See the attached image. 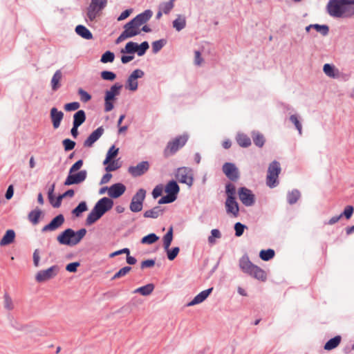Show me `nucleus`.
<instances>
[{
	"label": "nucleus",
	"instance_id": "1",
	"mask_svg": "<svg viewBox=\"0 0 354 354\" xmlns=\"http://www.w3.org/2000/svg\"><path fill=\"white\" fill-rule=\"evenodd\" d=\"M327 10L334 17H351L354 15V0H330Z\"/></svg>",
	"mask_w": 354,
	"mask_h": 354
},
{
	"label": "nucleus",
	"instance_id": "2",
	"mask_svg": "<svg viewBox=\"0 0 354 354\" xmlns=\"http://www.w3.org/2000/svg\"><path fill=\"white\" fill-rule=\"evenodd\" d=\"M113 205V201L107 197L99 200L93 209L87 216L86 223L91 225L98 221L106 212L110 210Z\"/></svg>",
	"mask_w": 354,
	"mask_h": 354
},
{
	"label": "nucleus",
	"instance_id": "3",
	"mask_svg": "<svg viewBox=\"0 0 354 354\" xmlns=\"http://www.w3.org/2000/svg\"><path fill=\"white\" fill-rule=\"evenodd\" d=\"M152 16L151 10H147L137 15L135 18L126 24L124 26V31L130 37L138 35L141 32V26H143Z\"/></svg>",
	"mask_w": 354,
	"mask_h": 354
},
{
	"label": "nucleus",
	"instance_id": "4",
	"mask_svg": "<svg viewBox=\"0 0 354 354\" xmlns=\"http://www.w3.org/2000/svg\"><path fill=\"white\" fill-rule=\"evenodd\" d=\"M86 234V230L84 228L80 229L77 232L68 228L59 234L57 237V240L60 244L74 246L81 241Z\"/></svg>",
	"mask_w": 354,
	"mask_h": 354
},
{
	"label": "nucleus",
	"instance_id": "5",
	"mask_svg": "<svg viewBox=\"0 0 354 354\" xmlns=\"http://www.w3.org/2000/svg\"><path fill=\"white\" fill-rule=\"evenodd\" d=\"M239 266L243 272L258 280L265 281L267 279L266 272L261 268L254 265L248 257H242L240 259Z\"/></svg>",
	"mask_w": 354,
	"mask_h": 354
},
{
	"label": "nucleus",
	"instance_id": "6",
	"mask_svg": "<svg viewBox=\"0 0 354 354\" xmlns=\"http://www.w3.org/2000/svg\"><path fill=\"white\" fill-rule=\"evenodd\" d=\"M281 170L280 164L277 161L274 160L269 165L266 176V185L269 187H275L279 184L278 177Z\"/></svg>",
	"mask_w": 354,
	"mask_h": 354
},
{
	"label": "nucleus",
	"instance_id": "7",
	"mask_svg": "<svg viewBox=\"0 0 354 354\" xmlns=\"http://www.w3.org/2000/svg\"><path fill=\"white\" fill-rule=\"evenodd\" d=\"M122 87L121 84L116 83L106 91L104 97V110L106 112L111 111L113 109V101L115 100V96L120 94Z\"/></svg>",
	"mask_w": 354,
	"mask_h": 354
},
{
	"label": "nucleus",
	"instance_id": "8",
	"mask_svg": "<svg viewBox=\"0 0 354 354\" xmlns=\"http://www.w3.org/2000/svg\"><path fill=\"white\" fill-rule=\"evenodd\" d=\"M187 136L183 135L177 137L167 144L164 153L165 156H169L175 153L180 147H183L187 141Z\"/></svg>",
	"mask_w": 354,
	"mask_h": 354
},
{
	"label": "nucleus",
	"instance_id": "9",
	"mask_svg": "<svg viewBox=\"0 0 354 354\" xmlns=\"http://www.w3.org/2000/svg\"><path fill=\"white\" fill-rule=\"evenodd\" d=\"M176 177L180 183H185L189 187H191L193 184V171L189 167L178 168L176 171Z\"/></svg>",
	"mask_w": 354,
	"mask_h": 354
},
{
	"label": "nucleus",
	"instance_id": "10",
	"mask_svg": "<svg viewBox=\"0 0 354 354\" xmlns=\"http://www.w3.org/2000/svg\"><path fill=\"white\" fill-rule=\"evenodd\" d=\"M145 196L146 191L144 189H138L131 199V202L129 205L131 211L133 212H138L142 210Z\"/></svg>",
	"mask_w": 354,
	"mask_h": 354
},
{
	"label": "nucleus",
	"instance_id": "11",
	"mask_svg": "<svg viewBox=\"0 0 354 354\" xmlns=\"http://www.w3.org/2000/svg\"><path fill=\"white\" fill-rule=\"evenodd\" d=\"M59 272V267L53 266L49 268L39 271L35 275V279L39 283H42L54 278Z\"/></svg>",
	"mask_w": 354,
	"mask_h": 354
},
{
	"label": "nucleus",
	"instance_id": "12",
	"mask_svg": "<svg viewBox=\"0 0 354 354\" xmlns=\"http://www.w3.org/2000/svg\"><path fill=\"white\" fill-rule=\"evenodd\" d=\"M144 72L140 69H136L132 72V73L128 77L126 84V88L131 91H135L138 89V83L137 80L142 77Z\"/></svg>",
	"mask_w": 354,
	"mask_h": 354
},
{
	"label": "nucleus",
	"instance_id": "13",
	"mask_svg": "<svg viewBox=\"0 0 354 354\" xmlns=\"http://www.w3.org/2000/svg\"><path fill=\"white\" fill-rule=\"evenodd\" d=\"M55 184H53L48 192V197L49 199L50 203L54 207H59L61 205L62 200L64 197L66 196H70L72 197L74 196V191L73 189H69L66 191L64 194L62 195L59 196L57 198H56V201H53V192L55 190Z\"/></svg>",
	"mask_w": 354,
	"mask_h": 354
},
{
	"label": "nucleus",
	"instance_id": "14",
	"mask_svg": "<svg viewBox=\"0 0 354 354\" xmlns=\"http://www.w3.org/2000/svg\"><path fill=\"white\" fill-rule=\"evenodd\" d=\"M238 194L240 201L245 206H251L254 203V195L250 189L241 187L239 189Z\"/></svg>",
	"mask_w": 354,
	"mask_h": 354
},
{
	"label": "nucleus",
	"instance_id": "15",
	"mask_svg": "<svg viewBox=\"0 0 354 354\" xmlns=\"http://www.w3.org/2000/svg\"><path fill=\"white\" fill-rule=\"evenodd\" d=\"M87 176V171L86 170H82L77 174H70L67 176L64 185H71L74 184H79L83 182Z\"/></svg>",
	"mask_w": 354,
	"mask_h": 354
},
{
	"label": "nucleus",
	"instance_id": "16",
	"mask_svg": "<svg viewBox=\"0 0 354 354\" xmlns=\"http://www.w3.org/2000/svg\"><path fill=\"white\" fill-rule=\"evenodd\" d=\"M64 223V217L62 214L55 216L48 225L41 229L42 232H53L59 228Z\"/></svg>",
	"mask_w": 354,
	"mask_h": 354
},
{
	"label": "nucleus",
	"instance_id": "17",
	"mask_svg": "<svg viewBox=\"0 0 354 354\" xmlns=\"http://www.w3.org/2000/svg\"><path fill=\"white\" fill-rule=\"evenodd\" d=\"M223 171L226 176L232 180H236L239 178L238 169L232 163H225L223 166Z\"/></svg>",
	"mask_w": 354,
	"mask_h": 354
},
{
	"label": "nucleus",
	"instance_id": "18",
	"mask_svg": "<svg viewBox=\"0 0 354 354\" xmlns=\"http://www.w3.org/2000/svg\"><path fill=\"white\" fill-rule=\"evenodd\" d=\"M149 162L143 161L138 164L136 166H132L129 168V172L133 176H139L145 174L149 169Z\"/></svg>",
	"mask_w": 354,
	"mask_h": 354
},
{
	"label": "nucleus",
	"instance_id": "19",
	"mask_svg": "<svg viewBox=\"0 0 354 354\" xmlns=\"http://www.w3.org/2000/svg\"><path fill=\"white\" fill-rule=\"evenodd\" d=\"M126 190V187L122 183H115L108 189V195L113 198L122 196Z\"/></svg>",
	"mask_w": 354,
	"mask_h": 354
},
{
	"label": "nucleus",
	"instance_id": "20",
	"mask_svg": "<svg viewBox=\"0 0 354 354\" xmlns=\"http://www.w3.org/2000/svg\"><path fill=\"white\" fill-rule=\"evenodd\" d=\"M104 129L102 127H98L84 141V146L86 147H91L102 136Z\"/></svg>",
	"mask_w": 354,
	"mask_h": 354
},
{
	"label": "nucleus",
	"instance_id": "21",
	"mask_svg": "<svg viewBox=\"0 0 354 354\" xmlns=\"http://www.w3.org/2000/svg\"><path fill=\"white\" fill-rule=\"evenodd\" d=\"M212 290L213 288H210L201 292L191 301H189L187 304V306H193L201 304L209 297Z\"/></svg>",
	"mask_w": 354,
	"mask_h": 354
},
{
	"label": "nucleus",
	"instance_id": "22",
	"mask_svg": "<svg viewBox=\"0 0 354 354\" xmlns=\"http://www.w3.org/2000/svg\"><path fill=\"white\" fill-rule=\"evenodd\" d=\"M225 208L227 214H230L236 217L239 214V207L234 198H227L225 201Z\"/></svg>",
	"mask_w": 354,
	"mask_h": 354
},
{
	"label": "nucleus",
	"instance_id": "23",
	"mask_svg": "<svg viewBox=\"0 0 354 354\" xmlns=\"http://www.w3.org/2000/svg\"><path fill=\"white\" fill-rule=\"evenodd\" d=\"M63 117L64 113L61 111H58L57 109L55 107L50 109V119L55 129H57L60 126Z\"/></svg>",
	"mask_w": 354,
	"mask_h": 354
},
{
	"label": "nucleus",
	"instance_id": "24",
	"mask_svg": "<svg viewBox=\"0 0 354 354\" xmlns=\"http://www.w3.org/2000/svg\"><path fill=\"white\" fill-rule=\"evenodd\" d=\"M15 232L12 230H8L6 232L0 241V246H6L10 245L15 241Z\"/></svg>",
	"mask_w": 354,
	"mask_h": 354
},
{
	"label": "nucleus",
	"instance_id": "25",
	"mask_svg": "<svg viewBox=\"0 0 354 354\" xmlns=\"http://www.w3.org/2000/svg\"><path fill=\"white\" fill-rule=\"evenodd\" d=\"M324 73L329 77L335 78L339 76V71L335 66L325 64L323 67Z\"/></svg>",
	"mask_w": 354,
	"mask_h": 354
},
{
	"label": "nucleus",
	"instance_id": "26",
	"mask_svg": "<svg viewBox=\"0 0 354 354\" xmlns=\"http://www.w3.org/2000/svg\"><path fill=\"white\" fill-rule=\"evenodd\" d=\"M179 192V187L176 181L171 180L165 187V192L173 196H176Z\"/></svg>",
	"mask_w": 354,
	"mask_h": 354
},
{
	"label": "nucleus",
	"instance_id": "27",
	"mask_svg": "<svg viewBox=\"0 0 354 354\" xmlns=\"http://www.w3.org/2000/svg\"><path fill=\"white\" fill-rule=\"evenodd\" d=\"M342 337L339 335H337L333 338L329 339L324 345V349L330 351L335 348L340 344Z\"/></svg>",
	"mask_w": 354,
	"mask_h": 354
},
{
	"label": "nucleus",
	"instance_id": "28",
	"mask_svg": "<svg viewBox=\"0 0 354 354\" xmlns=\"http://www.w3.org/2000/svg\"><path fill=\"white\" fill-rule=\"evenodd\" d=\"M75 31L77 35L86 39H91L93 38V35L89 30L82 25H78L75 28Z\"/></svg>",
	"mask_w": 354,
	"mask_h": 354
},
{
	"label": "nucleus",
	"instance_id": "29",
	"mask_svg": "<svg viewBox=\"0 0 354 354\" xmlns=\"http://www.w3.org/2000/svg\"><path fill=\"white\" fill-rule=\"evenodd\" d=\"M154 286L152 283L147 284L146 286L140 287L136 289L133 292L134 293H140L143 296L149 295L153 290Z\"/></svg>",
	"mask_w": 354,
	"mask_h": 354
},
{
	"label": "nucleus",
	"instance_id": "30",
	"mask_svg": "<svg viewBox=\"0 0 354 354\" xmlns=\"http://www.w3.org/2000/svg\"><path fill=\"white\" fill-rule=\"evenodd\" d=\"M86 120V114L83 110L77 111L73 115V124L80 126Z\"/></svg>",
	"mask_w": 354,
	"mask_h": 354
},
{
	"label": "nucleus",
	"instance_id": "31",
	"mask_svg": "<svg viewBox=\"0 0 354 354\" xmlns=\"http://www.w3.org/2000/svg\"><path fill=\"white\" fill-rule=\"evenodd\" d=\"M186 26L185 17L183 15H178L177 18L173 21V27L177 30L180 31Z\"/></svg>",
	"mask_w": 354,
	"mask_h": 354
},
{
	"label": "nucleus",
	"instance_id": "32",
	"mask_svg": "<svg viewBox=\"0 0 354 354\" xmlns=\"http://www.w3.org/2000/svg\"><path fill=\"white\" fill-rule=\"evenodd\" d=\"M62 74L61 71L57 70L53 75L52 80H51V86H52V89L53 91H56L59 88V86H60L59 82L62 80Z\"/></svg>",
	"mask_w": 354,
	"mask_h": 354
},
{
	"label": "nucleus",
	"instance_id": "33",
	"mask_svg": "<svg viewBox=\"0 0 354 354\" xmlns=\"http://www.w3.org/2000/svg\"><path fill=\"white\" fill-rule=\"evenodd\" d=\"M162 210L159 206L154 207L151 209L147 210L144 213V216L145 218H158L160 214H162Z\"/></svg>",
	"mask_w": 354,
	"mask_h": 354
},
{
	"label": "nucleus",
	"instance_id": "34",
	"mask_svg": "<svg viewBox=\"0 0 354 354\" xmlns=\"http://www.w3.org/2000/svg\"><path fill=\"white\" fill-rule=\"evenodd\" d=\"M118 151L119 149L116 148L114 145L110 147L106 153V158L103 162V165H107L111 160L115 158L117 156Z\"/></svg>",
	"mask_w": 354,
	"mask_h": 354
},
{
	"label": "nucleus",
	"instance_id": "35",
	"mask_svg": "<svg viewBox=\"0 0 354 354\" xmlns=\"http://www.w3.org/2000/svg\"><path fill=\"white\" fill-rule=\"evenodd\" d=\"M236 141L238 144L242 147H248L251 145L250 138L243 133L238 134L236 137Z\"/></svg>",
	"mask_w": 354,
	"mask_h": 354
},
{
	"label": "nucleus",
	"instance_id": "36",
	"mask_svg": "<svg viewBox=\"0 0 354 354\" xmlns=\"http://www.w3.org/2000/svg\"><path fill=\"white\" fill-rule=\"evenodd\" d=\"M101 10L95 8L92 3H90L87 9V17L90 21H93L99 15Z\"/></svg>",
	"mask_w": 354,
	"mask_h": 354
},
{
	"label": "nucleus",
	"instance_id": "37",
	"mask_svg": "<svg viewBox=\"0 0 354 354\" xmlns=\"http://www.w3.org/2000/svg\"><path fill=\"white\" fill-rule=\"evenodd\" d=\"M3 307L8 310H12L15 308L13 300L8 292L3 295Z\"/></svg>",
	"mask_w": 354,
	"mask_h": 354
},
{
	"label": "nucleus",
	"instance_id": "38",
	"mask_svg": "<svg viewBox=\"0 0 354 354\" xmlns=\"http://www.w3.org/2000/svg\"><path fill=\"white\" fill-rule=\"evenodd\" d=\"M173 239V227H170L168 232L163 237L164 248L166 250H168L171 243Z\"/></svg>",
	"mask_w": 354,
	"mask_h": 354
},
{
	"label": "nucleus",
	"instance_id": "39",
	"mask_svg": "<svg viewBox=\"0 0 354 354\" xmlns=\"http://www.w3.org/2000/svg\"><path fill=\"white\" fill-rule=\"evenodd\" d=\"M41 214V211L40 209H35L29 213L28 218L32 223L36 225L39 222Z\"/></svg>",
	"mask_w": 354,
	"mask_h": 354
},
{
	"label": "nucleus",
	"instance_id": "40",
	"mask_svg": "<svg viewBox=\"0 0 354 354\" xmlns=\"http://www.w3.org/2000/svg\"><path fill=\"white\" fill-rule=\"evenodd\" d=\"M274 256V251L272 249L261 250L259 253L260 258L263 261H269Z\"/></svg>",
	"mask_w": 354,
	"mask_h": 354
},
{
	"label": "nucleus",
	"instance_id": "41",
	"mask_svg": "<svg viewBox=\"0 0 354 354\" xmlns=\"http://www.w3.org/2000/svg\"><path fill=\"white\" fill-rule=\"evenodd\" d=\"M106 165V167L105 168V170L107 172H111V171H115L121 167V164L118 160H111L110 162H109Z\"/></svg>",
	"mask_w": 354,
	"mask_h": 354
},
{
	"label": "nucleus",
	"instance_id": "42",
	"mask_svg": "<svg viewBox=\"0 0 354 354\" xmlns=\"http://www.w3.org/2000/svg\"><path fill=\"white\" fill-rule=\"evenodd\" d=\"M158 239L159 238L158 236H156L153 233H151V234H149L144 236L142 239L141 242H142V243H144V244H152V243H154L155 242H156L158 240Z\"/></svg>",
	"mask_w": 354,
	"mask_h": 354
},
{
	"label": "nucleus",
	"instance_id": "43",
	"mask_svg": "<svg viewBox=\"0 0 354 354\" xmlns=\"http://www.w3.org/2000/svg\"><path fill=\"white\" fill-rule=\"evenodd\" d=\"M254 143L259 147H263L265 142V139L263 135L259 133H254L252 134Z\"/></svg>",
	"mask_w": 354,
	"mask_h": 354
},
{
	"label": "nucleus",
	"instance_id": "44",
	"mask_svg": "<svg viewBox=\"0 0 354 354\" xmlns=\"http://www.w3.org/2000/svg\"><path fill=\"white\" fill-rule=\"evenodd\" d=\"M137 44H138L136 42L129 41L126 44L124 49H122L121 52L122 53H134L136 51Z\"/></svg>",
	"mask_w": 354,
	"mask_h": 354
},
{
	"label": "nucleus",
	"instance_id": "45",
	"mask_svg": "<svg viewBox=\"0 0 354 354\" xmlns=\"http://www.w3.org/2000/svg\"><path fill=\"white\" fill-rule=\"evenodd\" d=\"M300 197V193L297 190H293L288 193L287 196L288 201L290 204L295 203Z\"/></svg>",
	"mask_w": 354,
	"mask_h": 354
},
{
	"label": "nucleus",
	"instance_id": "46",
	"mask_svg": "<svg viewBox=\"0 0 354 354\" xmlns=\"http://www.w3.org/2000/svg\"><path fill=\"white\" fill-rule=\"evenodd\" d=\"M87 210L86 203L83 201L79 203V205L73 210V214L76 216H79L82 212Z\"/></svg>",
	"mask_w": 354,
	"mask_h": 354
},
{
	"label": "nucleus",
	"instance_id": "47",
	"mask_svg": "<svg viewBox=\"0 0 354 354\" xmlns=\"http://www.w3.org/2000/svg\"><path fill=\"white\" fill-rule=\"evenodd\" d=\"M221 236V234L220 231L217 229H214L211 231V235L208 237V242L213 245L216 243V239H220Z\"/></svg>",
	"mask_w": 354,
	"mask_h": 354
},
{
	"label": "nucleus",
	"instance_id": "48",
	"mask_svg": "<svg viewBox=\"0 0 354 354\" xmlns=\"http://www.w3.org/2000/svg\"><path fill=\"white\" fill-rule=\"evenodd\" d=\"M115 55L111 51L105 52L101 57L100 61L102 63L112 62L114 60Z\"/></svg>",
	"mask_w": 354,
	"mask_h": 354
},
{
	"label": "nucleus",
	"instance_id": "49",
	"mask_svg": "<svg viewBox=\"0 0 354 354\" xmlns=\"http://www.w3.org/2000/svg\"><path fill=\"white\" fill-rule=\"evenodd\" d=\"M149 48V44L147 41H144L141 44H137L136 51L139 56L143 55L147 50Z\"/></svg>",
	"mask_w": 354,
	"mask_h": 354
},
{
	"label": "nucleus",
	"instance_id": "50",
	"mask_svg": "<svg viewBox=\"0 0 354 354\" xmlns=\"http://www.w3.org/2000/svg\"><path fill=\"white\" fill-rule=\"evenodd\" d=\"M131 270V268L129 266H125L121 268L118 272H116L113 277V279H118L122 277L127 275Z\"/></svg>",
	"mask_w": 354,
	"mask_h": 354
},
{
	"label": "nucleus",
	"instance_id": "51",
	"mask_svg": "<svg viewBox=\"0 0 354 354\" xmlns=\"http://www.w3.org/2000/svg\"><path fill=\"white\" fill-rule=\"evenodd\" d=\"M174 8V3L172 1L162 3L159 8L165 13H169Z\"/></svg>",
	"mask_w": 354,
	"mask_h": 354
},
{
	"label": "nucleus",
	"instance_id": "52",
	"mask_svg": "<svg viewBox=\"0 0 354 354\" xmlns=\"http://www.w3.org/2000/svg\"><path fill=\"white\" fill-rule=\"evenodd\" d=\"M77 92L82 102H87L91 99V95L82 88H79Z\"/></svg>",
	"mask_w": 354,
	"mask_h": 354
},
{
	"label": "nucleus",
	"instance_id": "53",
	"mask_svg": "<svg viewBox=\"0 0 354 354\" xmlns=\"http://www.w3.org/2000/svg\"><path fill=\"white\" fill-rule=\"evenodd\" d=\"M354 212V207L352 205H347L344 209V212L340 214L342 216H344L346 219H349Z\"/></svg>",
	"mask_w": 354,
	"mask_h": 354
},
{
	"label": "nucleus",
	"instance_id": "54",
	"mask_svg": "<svg viewBox=\"0 0 354 354\" xmlns=\"http://www.w3.org/2000/svg\"><path fill=\"white\" fill-rule=\"evenodd\" d=\"M235 193L236 189L234 185L228 184L226 185V194L227 195V198H234Z\"/></svg>",
	"mask_w": 354,
	"mask_h": 354
},
{
	"label": "nucleus",
	"instance_id": "55",
	"mask_svg": "<svg viewBox=\"0 0 354 354\" xmlns=\"http://www.w3.org/2000/svg\"><path fill=\"white\" fill-rule=\"evenodd\" d=\"M101 77L103 80L113 81L116 75L113 72L104 71L101 73Z\"/></svg>",
	"mask_w": 354,
	"mask_h": 354
},
{
	"label": "nucleus",
	"instance_id": "56",
	"mask_svg": "<svg viewBox=\"0 0 354 354\" xmlns=\"http://www.w3.org/2000/svg\"><path fill=\"white\" fill-rule=\"evenodd\" d=\"M313 28L323 35H326L328 32V27L326 25L313 24Z\"/></svg>",
	"mask_w": 354,
	"mask_h": 354
},
{
	"label": "nucleus",
	"instance_id": "57",
	"mask_svg": "<svg viewBox=\"0 0 354 354\" xmlns=\"http://www.w3.org/2000/svg\"><path fill=\"white\" fill-rule=\"evenodd\" d=\"M179 250H180V249L178 247H175V248H172L171 250H169L168 248V250H167L168 259L170 261L174 260L178 255Z\"/></svg>",
	"mask_w": 354,
	"mask_h": 354
},
{
	"label": "nucleus",
	"instance_id": "58",
	"mask_svg": "<svg viewBox=\"0 0 354 354\" xmlns=\"http://www.w3.org/2000/svg\"><path fill=\"white\" fill-rule=\"evenodd\" d=\"M176 199V196H173L169 194L162 197L159 201V204L169 203L174 202Z\"/></svg>",
	"mask_w": 354,
	"mask_h": 354
},
{
	"label": "nucleus",
	"instance_id": "59",
	"mask_svg": "<svg viewBox=\"0 0 354 354\" xmlns=\"http://www.w3.org/2000/svg\"><path fill=\"white\" fill-rule=\"evenodd\" d=\"M91 3L95 6V8L102 10L106 5L107 0H91Z\"/></svg>",
	"mask_w": 354,
	"mask_h": 354
},
{
	"label": "nucleus",
	"instance_id": "60",
	"mask_svg": "<svg viewBox=\"0 0 354 354\" xmlns=\"http://www.w3.org/2000/svg\"><path fill=\"white\" fill-rule=\"evenodd\" d=\"M80 103L77 102H73L71 103L66 104L64 106V109L66 111H71L77 110L80 108Z\"/></svg>",
	"mask_w": 354,
	"mask_h": 354
},
{
	"label": "nucleus",
	"instance_id": "61",
	"mask_svg": "<svg viewBox=\"0 0 354 354\" xmlns=\"http://www.w3.org/2000/svg\"><path fill=\"white\" fill-rule=\"evenodd\" d=\"M63 145L66 151H70L75 147V142L70 139H65L63 140Z\"/></svg>",
	"mask_w": 354,
	"mask_h": 354
},
{
	"label": "nucleus",
	"instance_id": "62",
	"mask_svg": "<svg viewBox=\"0 0 354 354\" xmlns=\"http://www.w3.org/2000/svg\"><path fill=\"white\" fill-rule=\"evenodd\" d=\"M164 40H158L152 43V48L154 53L158 52L164 46Z\"/></svg>",
	"mask_w": 354,
	"mask_h": 354
},
{
	"label": "nucleus",
	"instance_id": "63",
	"mask_svg": "<svg viewBox=\"0 0 354 354\" xmlns=\"http://www.w3.org/2000/svg\"><path fill=\"white\" fill-rule=\"evenodd\" d=\"M245 226L241 223H236L234 225L235 235L236 236H241L244 231Z\"/></svg>",
	"mask_w": 354,
	"mask_h": 354
},
{
	"label": "nucleus",
	"instance_id": "64",
	"mask_svg": "<svg viewBox=\"0 0 354 354\" xmlns=\"http://www.w3.org/2000/svg\"><path fill=\"white\" fill-rule=\"evenodd\" d=\"M80 266V263L77 261L70 263L66 266V270L69 272H75Z\"/></svg>",
	"mask_w": 354,
	"mask_h": 354
}]
</instances>
